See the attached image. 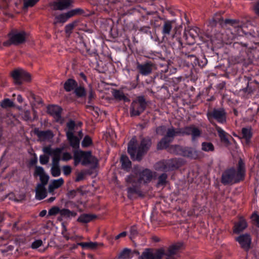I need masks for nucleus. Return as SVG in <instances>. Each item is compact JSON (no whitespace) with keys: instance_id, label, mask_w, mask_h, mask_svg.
<instances>
[{"instance_id":"obj_49","label":"nucleus","mask_w":259,"mask_h":259,"mask_svg":"<svg viewBox=\"0 0 259 259\" xmlns=\"http://www.w3.org/2000/svg\"><path fill=\"white\" fill-rule=\"evenodd\" d=\"M92 143V140L89 136H85L83 140L81 145L82 147H87L90 146Z\"/></svg>"},{"instance_id":"obj_22","label":"nucleus","mask_w":259,"mask_h":259,"mask_svg":"<svg viewBox=\"0 0 259 259\" xmlns=\"http://www.w3.org/2000/svg\"><path fill=\"white\" fill-rule=\"evenodd\" d=\"M76 212L74 211H71L68 209H61L60 217L58 218V220L61 221L62 218L69 219L71 217H74L76 215Z\"/></svg>"},{"instance_id":"obj_37","label":"nucleus","mask_w":259,"mask_h":259,"mask_svg":"<svg viewBox=\"0 0 259 259\" xmlns=\"http://www.w3.org/2000/svg\"><path fill=\"white\" fill-rule=\"evenodd\" d=\"M201 149L205 152H212L214 151V148L211 143L204 142L201 144Z\"/></svg>"},{"instance_id":"obj_26","label":"nucleus","mask_w":259,"mask_h":259,"mask_svg":"<svg viewBox=\"0 0 259 259\" xmlns=\"http://www.w3.org/2000/svg\"><path fill=\"white\" fill-rule=\"evenodd\" d=\"M216 130L218 133L219 136L220 137L221 141L225 144L228 145L230 142L227 137L226 133L218 126H216Z\"/></svg>"},{"instance_id":"obj_15","label":"nucleus","mask_w":259,"mask_h":259,"mask_svg":"<svg viewBox=\"0 0 259 259\" xmlns=\"http://www.w3.org/2000/svg\"><path fill=\"white\" fill-rule=\"evenodd\" d=\"M155 173L152 172L150 170L145 169L140 174V177L138 181V184L147 183L150 182L153 178H155Z\"/></svg>"},{"instance_id":"obj_17","label":"nucleus","mask_w":259,"mask_h":259,"mask_svg":"<svg viewBox=\"0 0 259 259\" xmlns=\"http://www.w3.org/2000/svg\"><path fill=\"white\" fill-rule=\"evenodd\" d=\"M34 175L39 177L41 183L38 185L46 186L48 182L49 177L45 172L42 167L36 166L35 168Z\"/></svg>"},{"instance_id":"obj_43","label":"nucleus","mask_w":259,"mask_h":259,"mask_svg":"<svg viewBox=\"0 0 259 259\" xmlns=\"http://www.w3.org/2000/svg\"><path fill=\"white\" fill-rule=\"evenodd\" d=\"M83 12V11L79 8L71 10L68 12H67L66 13L67 17L69 18L79 14H82Z\"/></svg>"},{"instance_id":"obj_62","label":"nucleus","mask_w":259,"mask_h":259,"mask_svg":"<svg viewBox=\"0 0 259 259\" xmlns=\"http://www.w3.org/2000/svg\"><path fill=\"white\" fill-rule=\"evenodd\" d=\"M94 96H95V93H94V91H93V90L92 89H91L89 91V100L90 101L92 100L94 98Z\"/></svg>"},{"instance_id":"obj_55","label":"nucleus","mask_w":259,"mask_h":259,"mask_svg":"<svg viewBox=\"0 0 259 259\" xmlns=\"http://www.w3.org/2000/svg\"><path fill=\"white\" fill-rule=\"evenodd\" d=\"M63 174L65 176H68L70 174L72 171L71 166L69 165H65L62 168Z\"/></svg>"},{"instance_id":"obj_7","label":"nucleus","mask_w":259,"mask_h":259,"mask_svg":"<svg viewBox=\"0 0 259 259\" xmlns=\"http://www.w3.org/2000/svg\"><path fill=\"white\" fill-rule=\"evenodd\" d=\"M164 254V250L162 248L157 250L155 253H153L149 249H146L142 252L140 258V259H161Z\"/></svg>"},{"instance_id":"obj_16","label":"nucleus","mask_w":259,"mask_h":259,"mask_svg":"<svg viewBox=\"0 0 259 259\" xmlns=\"http://www.w3.org/2000/svg\"><path fill=\"white\" fill-rule=\"evenodd\" d=\"M236 240L239 243L241 247L245 250H248L250 248L251 238L249 234L241 235L236 238Z\"/></svg>"},{"instance_id":"obj_48","label":"nucleus","mask_w":259,"mask_h":259,"mask_svg":"<svg viewBox=\"0 0 259 259\" xmlns=\"http://www.w3.org/2000/svg\"><path fill=\"white\" fill-rule=\"evenodd\" d=\"M167 179V176L165 174H162L158 178V186L163 185L165 184Z\"/></svg>"},{"instance_id":"obj_44","label":"nucleus","mask_w":259,"mask_h":259,"mask_svg":"<svg viewBox=\"0 0 259 259\" xmlns=\"http://www.w3.org/2000/svg\"><path fill=\"white\" fill-rule=\"evenodd\" d=\"M199 29L197 27L191 28L188 31V34L193 39L198 36Z\"/></svg>"},{"instance_id":"obj_35","label":"nucleus","mask_w":259,"mask_h":259,"mask_svg":"<svg viewBox=\"0 0 259 259\" xmlns=\"http://www.w3.org/2000/svg\"><path fill=\"white\" fill-rule=\"evenodd\" d=\"M113 95L115 98L119 100H123L125 102H129L130 100L124 95L122 92L118 90H114L113 92Z\"/></svg>"},{"instance_id":"obj_20","label":"nucleus","mask_w":259,"mask_h":259,"mask_svg":"<svg viewBox=\"0 0 259 259\" xmlns=\"http://www.w3.org/2000/svg\"><path fill=\"white\" fill-rule=\"evenodd\" d=\"M23 69H18L13 71L11 72V75L14 80L15 84H20L22 83L21 81V76L23 74Z\"/></svg>"},{"instance_id":"obj_12","label":"nucleus","mask_w":259,"mask_h":259,"mask_svg":"<svg viewBox=\"0 0 259 259\" xmlns=\"http://www.w3.org/2000/svg\"><path fill=\"white\" fill-rule=\"evenodd\" d=\"M201 131L195 125H190L182 130V135H191L193 140H195L201 136Z\"/></svg>"},{"instance_id":"obj_19","label":"nucleus","mask_w":259,"mask_h":259,"mask_svg":"<svg viewBox=\"0 0 259 259\" xmlns=\"http://www.w3.org/2000/svg\"><path fill=\"white\" fill-rule=\"evenodd\" d=\"M247 226V224L245 220L240 218L238 223L235 224L233 232L236 234H239L246 228Z\"/></svg>"},{"instance_id":"obj_8","label":"nucleus","mask_w":259,"mask_h":259,"mask_svg":"<svg viewBox=\"0 0 259 259\" xmlns=\"http://www.w3.org/2000/svg\"><path fill=\"white\" fill-rule=\"evenodd\" d=\"M42 150L45 153L52 156V163H59L62 149H52L50 146H47Z\"/></svg>"},{"instance_id":"obj_45","label":"nucleus","mask_w":259,"mask_h":259,"mask_svg":"<svg viewBox=\"0 0 259 259\" xmlns=\"http://www.w3.org/2000/svg\"><path fill=\"white\" fill-rule=\"evenodd\" d=\"M75 126L74 121L73 120H70L67 123V131L66 132V135H69V134H74V130Z\"/></svg>"},{"instance_id":"obj_18","label":"nucleus","mask_w":259,"mask_h":259,"mask_svg":"<svg viewBox=\"0 0 259 259\" xmlns=\"http://www.w3.org/2000/svg\"><path fill=\"white\" fill-rule=\"evenodd\" d=\"M35 192V197L37 199L41 200L47 196V190L44 185H37Z\"/></svg>"},{"instance_id":"obj_25","label":"nucleus","mask_w":259,"mask_h":259,"mask_svg":"<svg viewBox=\"0 0 259 259\" xmlns=\"http://www.w3.org/2000/svg\"><path fill=\"white\" fill-rule=\"evenodd\" d=\"M182 244L181 243H178L173 245L170 246L167 250V252L165 254L168 256L166 259H170V257L172 255L176 254L178 250L181 247Z\"/></svg>"},{"instance_id":"obj_2","label":"nucleus","mask_w":259,"mask_h":259,"mask_svg":"<svg viewBox=\"0 0 259 259\" xmlns=\"http://www.w3.org/2000/svg\"><path fill=\"white\" fill-rule=\"evenodd\" d=\"M245 175L244 164L241 159L238 162L237 171L233 168L225 171L222 177V182L226 185L237 183L243 180Z\"/></svg>"},{"instance_id":"obj_30","label":"nucleus","mask_w":259,"mask_h":259,"mask_svg":"<svg viewBox=\"0 0 259 259\" xmlns=\"http://www.w3.org/2000/svg\"><path fill=\"white\" fill-rule=\"evenodd\" d=\"M242 138L245 140L246 144H248L252 137L251 128L244 127L242 129Z\"/></svg>"},{"instance_id":"obj_28","label":"nucleus","mask_w":259,"mask_h":259,"mask_svg":"<svg viewBox=\"0 0 259 259\" xmlns=\"http://www.w3.org/2000/svg\"><path fill=\"white\" fill-rule=\"evenodd\" d=\"M77 87V82L72 79H68L64 83V88L66 91L70 92Z\"/></svg>"},{"instance_id":"obj_39","label":"nucleus","mask_w":259,"mask_h":259,"mask_svg":"<svg viewBox=\"0 0 259 259\" xmlns=\"http://www.w3.org/2000/svg\"><path fill=\"white\" fill-rule=\"evenodd\" d=\"M123 168L127 169L131 166V162L126 156L122 155L120 159Z\"/></svg>"},{"instance_id":"obj_52","label":"nucleus","mask_w":259,"mask_h":259,"mask_svg":"<svg viewBox=\"0 0 259 259\" xmlns=\"http://www.w3.org/2000/svg\"><path fill=\"white\" fill-rule=\"evenodd\" d=\"M251 218L253 223L259 227V214L254 213L252 214Z\"/></svg>"},{"instance_id":"obj_24","label":"nucleus","mask_w":259,"mask_h":259,"mask_svg":"<svg viewBox=\"0 0 259 259\" xmlns=\"http://www.w3.org/2000/svg\"><path fill=\"white\" fill-rule=\"evenodd\" d=\"M172 21L167 20L164 22L162 29V33L163 35H169L172 28Z\"/></svg>"},{"instance_id":"obj_40","label":"nucleus","mask_w":259,"mask_h":259,"mask_svg":"<svg viewBox=\"0 0 259 259\" xmlns=\"http://www.w3.org/2000/svg\"><path fill=\"white\" fill-rule=\"evenodd\" d=\"M51 174L54 177H59L61 174V170L59 163H52L51 168Z\"/></svg>"},{"instance_id":"obj_5","label":"nucleus","mask_w":259,"mask_h":259,"mask_svg":"<svg viewBox=\"0 0 259 259\" xmlns=\"http://www.w3.org/2000/svg\"><path fill=\"white\" fill-rule=\"evenodd\" d=\"M207 116L210 121L213 118L221 123H224L226 121V113L222 108L213 109L212 111L207 112Z\"/></svg>"},{"instance_id":"obj_53","label":"nucleus","mask_w":259,"mask_h":259,"mask_svg":"<svg viewBox=\"0 0 259 259\" xmlns=\"http://www.w3.org/2000/svg\"><path fill=\"white\" fill-rule=\"evenodd\" d=\"M49 161V156L46 155H40L39 157V161L41 164H46L48 163Z\"/></svg>"},{"instance_id":"obj_32","label":"nucleus","mask_w":259,"mask_h":259,"mask_svg":"<svg viewBox=\"0 0 259 259\" xmlns=\"http://www.w3.org/2000/svg\"><path fill=\"white\" fill-rule=\"evenodd\" d=\"M132 257V253L131 249L124 248L118 254V258L119 259H128Z\"/></svg>"},{"instance_id":"obj_42","label":"nucleus","mask_w":259,"mask_h":259,"mask_svg":"<svg viewBox=\"0 0 259 259\" xmlns=\"http://www.w3.org/2000/svg\"><path fill=\"white\" fill-rule=\"evenodd\" d=\"M223 19L220 14H216L209 21V24L212 26H215L217 23H222Z\"/></svg>"},{"instance_id":"obj_13","label":"nucleus","mask_w":259,"mask_h":259,"mask_svg":"<svg viewBox=\"0 0 259 259\" xmlns=\"http://www.w3.org/2000/svg\"><path fill=\"white\" fill-rule=\"evenodd\" d=\"M169 150L170 152L175 153L176 154H183L185 156L194 158H196L197 156L196 151L191 149H188L183 153L181 150V148L179 146H171L169 148Z\"/></svg>"},{"instance_id":"obj_59","label":"nucleus","mask_w":259,"mask_h":259,"mask_svg":"<svg viewBox=\"0 0 259 259\" xmlns=\"http://www.w3.org/2000/svg\"><path fill=\"white\" fill-rule=\"evenodd\" d=\"M22 118L25 120H30L31 118L30 112L28 110L25 111L22 114Z\"/></svg>"},{"instance_id":"obj_50","label":"nucleus","mask_w":259,"mask_h":259,"mask_svg":"<svg viewBox=\"0 0 259 259\" xmlns=\"http://www.w3.org/2000/svg\"><path fill=\"white\" fill-rule=\"evenodd\" d=\"M77 22L74 21L65 26V31L67 33H70L73 28L76 25Z\"/></svg>"},{"instance_id":"obj_34","label":"nucleus","mask_w":259,"mask_h":259,"mask_svg":"<svg viewBox=\"0 0 259 259\" xmlns=\"http://www.w3.org/2000/svg\"><path fill=\"white\" fill-rule=\"evenodd\" d=\"M83 151H76L74 153L73 159L74 163L75 166L78 165L80 162L82 163V158L83 157Z\"/></svg>"},{"instance_id":"obj_10","label":"nucleus","mask_w":259,"mask_h":259,"mask_svg":"<svg viewBox=\"0 0 259 259\" xmlns=\"http://www.w3.org/2000/svg\"><path fill=\"white\" fill-rule=\"evenodd\" d=\"M126 182L130 184H132L133 185V187H130L127 189L128 196L130 198H133L135 195L141 196L142 193L139 189V185H136L134 186V184L135 183V179L133 176L128 177L126 179ZM138 184V182L137 183Z\"/></svg>"},{"instance_id":"obj_31","label":"nucleus","mask_w":259,"mask_h":259,"mask_svg":"<svg viewBox=\"0 0 259 259\" xmlns=\"http://www.w3.org/2000/svg\"><path fill=\"white\" fill-rule=\"evenodd\" d=\"M37 135L42 140H47L52 139L54 135L51 131H37Z\"/></svg>"},{"instance_id":"obj_38","label":"nucleus","mask_w":259,"mask_h":259,"mask_svg":"<svg viewBox=\"0 0 259 259\" xmlns=\"http://www.w3.org/2000/svg\"><path fill=\"white\" fill-rule=\"evenodd\" d=\"M0 106L2 108L6 109L14 107L15 104L10 99L6 98L2 101L0 103Z\"/></svg>"},{"instance_id":"obj_41","label":"nucleus","mask_w":259,"mask_h":259,"mask_svg":"<svg viewBox=\"0 0 259 259\" xmlns=\"http://www.w3.org/2000/svg\"><path fill=\"white\" fill-rule=\"evenodd\" d=\"M171 142V139H168L163 138L157 144V148L159 149H163L168 147L169 143Z\"/></svg>"},{"instance_id":"obj_21","label":"nucleus","mask_w":259,"mask_h":259,"mask_svg":"<svg viewBox=\"0 0 259 259\" xmlns=\"http://www.w3.org/2000/svg\"><path fill=\"white\" fill-rule=\"evenodd\" d=\"M78 245L82 247L84 249L93 250L98 248V246L102 244L98 243L96 242H80L78 244Z\"/></svg>"},{"instance_id":"obj_1","label":"nucleus","mask_w":259,"mask_h":259,"mask_svg":"<svg viewBox=\"0 0 259 259\" xmlns=\"http://www.w3.org/2000/svg\"><path fill=\"white\" fill-rule=\"evenodd\" d=\"M136 139L133 138L128 143V152L131 158L134 160H140L142 156L147 151L151 145V141L149 139H143L138 147L136 148Z\"/></svg>"},{"instance_id":"obj_64","label":"nucleus","mask_w":259,"mask_h":259,"mask_svg":"<svg viewBox=\"0 0 259 259\" xmlns=\"http://www.w3.org/2000/svg\"><path fill=\"white\" fill-rule=\"evenodd\" d=\"M126 235V232H122V233L119 234L115 237V239H118L119 238L121 237H124Z\"/></svg>"},{"instance_id":"obj_9","label":"nucleus","mask_w":259,"mask_h":259,"mask_svg":"<svg viewBox=\"0 0 259 259\" xmlns=\"http://www.w3.org/2000/svg\"><path fill=\"white\" fill-rule=\"evenodd\" d=\"M155 67V64L151 62H147L144 64L137 63V68L142 75L147 76L150 74Z\"/></svg>"},{"instance_id":"obj_57","label":"nucleus","mask_w":259,"mask_h":259,"mask_svg":"<svg viewBox=\"0 0 259 259\" xmlns=\"http://www.w3.org/2000/svg\"><path fill=\"white\" fill-rule=\"evenodd\" d=\"M166 131V127L164 126H161L157 127L156 130V132L157 134L160 135H163Z\"/></svg>"},{"instance_id":"obj_29","label":"nucleus","mask_w":259,"mask_h":259,"mask_svg":"<svg viewBox=\"0 0 259 259\" xmlns=\"http://www.w3.org/2000/svg\"><path fill=\"white\" fill-rule=\"evenodd\" d=\"M96 216L90 214H82L77 219V221L82 223H88L93 220Z\"/></svg>"},{"instance_id":"obj_61","label":"nucleus","mask_w":259,"mask_h":259,"mask_svg":"<svg viewBox=\"0 0 259 259\" xmlns=\"http://www.w3.org/2000/svg\"><path fill=\"white\" fill-rule=\"evenodd\" d=\"M84 174L83 173H79L77 174V177L75 179V181L79 182L84 178Z\"/></svg>"},{"instance_id":"obj_54","label":"nucleus","mask_w":259,"mask_h":259,"mask_svg":"<svg viewBox=\"0 0 259 259\" xmlns=\"http://www.w3.org/2000/svg\"><path fill=\"white\" fill-rule=\"evenodd\" d=\"M42 244V241L41 240H36L34 241L31 244V247L33 249H36L39 247L41 246Z\"/></svg>"},{"instance_id":"obj_60","label":"nucleus","mask_w":259,"mask_h":259,"mask_svg":"<svg viewBox=\"0 0 259 259\" xmlns=\"http://www.w3.org/2000/svg\"><path fill=\"white\" fill-rule=\"evenodd\" d=\"M131 235L132 236H134L137 234V230L136 227L133 226L131 227L130 230Z\"/></svg>"},{"instance_id":"obj_36","label":"nucleus","mask_w":259,"mask_h":259,"mask_svg":"<svg viewBox=\"0 0 259 259\" xmlns=\"http://www.w3.org/2000/svg\"><path fill=\"white\" fill-rule=\"evenodd\" d=\"M68 19V18L67 15L66 13L61 14H60L58 16H56L55 17L54 23L55 24H56L57 23H64Z\"/></svg>"},{"instance_id":"obj_58","label":"nucleus","mask_w":259,"mask_h":259,"mask_svg":"<svg viewBox=\"0 0 259 259\" xmlns=\"http://www.w3.org/2000/svg\"><path fill=\"white\" fill-rule=\"evenodd\" d=\"M72 158L71 155L68 152H65L63 154L62 159L64 161H68Z\"/></svg>"},{"instance_id":"obj_14","label":"nucleus","mask_w":259,"mask_h":259,"mask_svg":"<svg viewBox=\"0 0 259 259\" xmlns=\"http://www.w3.org/2000/svg\"><path fill=\"white\" fill-rule=\"evenodd\" d=\"M83 157L82 158L83 165H90L92 168H95L98 165V160L93 156L91 152H83Z\"/></svg>"},{"instance_id":"obj_27","label":"nucleus","mask_w":259,"mask_h":259,"mask_svg":"<svg viewBox=\"0 0 259 259\" xmlns=\"http://www.w3.org/2000/svg\"><path fill=\"white\" fill-rule=\"evenodd\" d=\"M66 136L70 142V145L73 148H76L78 147L79 140L76 137L74 136V134H69V135Z\"/></svg>"},{"instance_id":"obj_11","label":"nucleus","mask_w":259,"mask_h":259,"mask_svg":"<svg viewBox=\"0 0 259 259\" xmlns=\"http://www.w3.org/2000/svg\"><path fill=\"white\" fill-rule=\"evenodd\" d=\"M49 3V5L53 10H63L70 7L71 0H57Z\"/></svg>"},{"instance_id":"obj_33","label":"nucleus","mask_w":259,"mask_h":259,"mask_svg":"<svg viewBox=\"0 0 259 259\" xmlns=\"http://www.w3.org/2000/svg\"><path fill=\"white\" fill-rule=\"evenodd\" d=\"M178 134H182V131L179 130L176 131L173 127H171L168 129L165 137L168 139H171L172 141L174 137Z\"/></svg>"},{"instance_id":"obj_6","label":"nucleus","mask_w":259,"mask_h":259,"mask_svg":"<svg viewBox=\"0 0 259 259\" xmlns=\"http://www.w3.org/2000/svg\"><path fill=\"white\" fill-rule=\"evenodd\" d=\"M62 109L57 105H51L48 107V112L52 116L55 121L60 124L64 123V119L61 116Z\"/></svg>"},{"instance_id":"obj_47","label":"nucleus","mask_w":259,"mask_h":259,"mask_svg":"<svg viewBox=\"0 0 259 259\" xmlns=\"http://www.w3.org/2000/svg\"><path fill=\"white\" fill-rule=\"evenodd\" d=\"M75 93L78 97H81L85 96V91L83 87H79L75 89Z\"/></svg>"},{"instance_id":"obj_23","label":"nucleus","mask_w":259,"mask_h":259,"mask_svg":"<svg viewBox=\"0 0 259 259\" xmlns=\"http://www.w3.org/2000/svg\"><path fill=\"white\" fill-rule=\"evenodd\" d=\"M63 183L64 180L62 178L53 180L49 186V192L52 193L55 189L60 187Z\"/></svg>"},{"instance_id":"obj_3","label":"nucleus","mask_w":259,"mask_h":259,"mask_svg":"<svg viewBox=\"0 0 259 259\" xmlns=\"http://www.w3.org/2000/svg\"><path fill=\"white\" fill-rule=\"evenodd\" d=\"M26 38V33L24 31H13L9 33V40L4 43L6 46L11 44L18 45L25 42Z\"/></svg>"},{"instance_id":"obj_56","label":"nucleus","mask_w":259,"mask_h":259,"mask_svg":"<svg viewBox=\"0 0 259 259\" xmlns=\"http://www.w3.org/2000/svg\"><path fill=\"white\" fill-rule=\"evenodd\" d=\"M36 3L34 2V0H24V7L25 8L32 7Z\"/></svg>"},{"instance_id":"obj_4","label":"nucleus","mask_w":259,"mask_h":259,"mask_svg":"<svg viewBox=\"0 0 259 259\" xmlns=\"http://www.w3.org/2000/svg\"><path fill=\"white\" fill-rule=\"evenodd\" d=\"M146 102L143 97H139L137 101H134L131 107V116H137L145 109Z\"/></svg>"},{"instance_id":"obj_51","label":"nucleus","mask_w":259,"mask_h":259,"mask_svg":"<svg viewBox=\"0 0 259 259\" xmlns=\"http://www.w3.org/2000/svg\"><path fill=\"white\" fill-rule=\"evenodd\" d=\"M23 79L24 81H30L31 80V75L28 73L27 72L25 71L24 70H23L22 75L21 76V79Z\"/></svg>"},{"instance_id":"obj_63","label":"nucleus","mask_w":259,"mask_h":259,"mask_svg":"<svg viewBox=\"0 0 259 259\" xmlns=\"http://www.w3.org/2000/svg\"><path fill=\"white\" fill-rule=\"evenodd\" d=\"M253 9H254L255 13L256 14L259 15V3L256 4L254 5Z\"/></svg>"},{"instance_id":"obj_46","label":"nucleus","mask_w":259,"mask_h":259,"mask_svg":"<svg viewBox=\"0 0 259 259\" xmlns=\"http://www.w3.org/2000/svg\"><path fill=\"white\" fill-rule=\"evenodd\" d=\"M60 211L61 209L59 208V207L54 206L49 210L48 215L52 216L55 215L58 213L60 214Z\"/></svg>"}]
</instances>
